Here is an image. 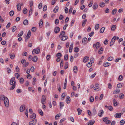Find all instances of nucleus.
Here are the masks:
<instances>
[{"instance_id":"47","label":"nucleus","mask_w":125,"mask_h":125,"mask_svg":"<svg viewBox=\"0 0 125 125\" xmlns=\"http://www.w3.org/2000/svg\"><path fill=\"white\" fill-rule=\"evenodd\" d=\"M99 25L98 24H97L96 25L95 27V29L96 30H97L99 28Z\"/></svg>"},{"instance_id":"50","label":"nucleus","mask_w":125,"mask_h":125,"mask_svg":"<svg viewBox=\"0 0 125 125\" xmlns=\"http://www.w3.org/2000/svg\"><path fill=\"white\" fill-rule=\"evenodd\" d=\"M46 100V98H42V99L41 100V102L42 103V104H44V103H44L45 102Z\"/></svg>"},{"instance_id":"52","label":"nucleus","mask_w":125,"mask_h":125,"mask_svg":"<svg viewBox=\"0 0 125 125\" xmlns=\"http://www.w3.org/2000/svg\"><path fill=\"white\" fill-rule=\"evenodd\" d=\"M36 27H33L32 28L31 31L32 32H34L36 31Z\"/></svg>"},{"instance_id":"40","label":"nucleus","mask_w":125,"mask_h":125,"mask_svg":"<svg viewBox=\"0 0 125 125\" xmlns=\"http://www.w3.org/2000/svg\"><path fill=\"white\" fill-rule=\"evenodd\" d=\"M23 31H22L18 34V37H21L23 35Z\"/></svg>"},{"instance_id":"35","label":"nucleus","mask_w":125,"mask_h":125,"mask_svg":"<svg viewBox=\"0 0 125 125\" xmlns=\"http://www.w3.org/2000/svg\"><path fill=\"white\" fill-rule=\"evenodd\" d=\"M119 97L120 99H122L124 97V94L122 93H121L119 94Z\"/></svg>"},{"instance_id":"18","label":"nucleus","mask_w":125,"mask_h":125,"mask_svg":"<svg viewBox=\"0 0 125 125\" xmlns=\"http://www.w3.org/2000/svg\"><path fill=\"white\" fill-rule=\"evenodd\" d=\"M104 113V111L102 110H100L99 111L98 115L100 117H101L102 114Z\"/></svg>"},{"instance_id":"53","label":"nucleus","mask_w":125,"mask_h":125,"mask_svg":"<svg viewBox=\"0 0 125 125\" xmlns=\"http://www.w3.org/2000/svg\"><path fill=\"white\" fill-rule=\"evenodd\" d=\"M32 8H31L29 12V16H30L31 15H32Z\"/></svg>"},{"instance_id":"56","label":"nucleus","mask_w":125,"mask_h":125,"mask_svg":"<svg viewBox=\"0 0 125 125\" xmlns=\"http://www.w3.org/2000/svg\"><path fill=\"white\" fill-rule=\"evenodd\" d=\"M10 57L11 58V59H13L14 58L15 56L14 55V54H10Z\"/></svg>"},{"instance_id":"41","label":"nucleus","mask_w":125,"mask_h":125,"mask_svg":"<svg viewBox=\"0 0 125 125\" xmlns=\"http://www.w3.org/2000/svg\"><path fill=\"white\" fill-rule=\"evenodd\" d=\"M105 4L104 2L100 3V6L101 7H103L104 6Z\"/></svg>"},{"instance_id":"22","label":"nucleus","mask_w":125,"mask_h":125,"mask_svg":"<svg viewBox=\"0 0 125 125\" xmlns=\"http://www.w3.org/2000/svg\"><path fill=\"white\" fill-rule=\"evenodd\" d=\"M31 32L30 31H29L27 35L26 36V38L27 39L29 38L31 36Z\"/></svg>"},{"instance_id":"26","label":"nucleus","mask_w":125,"mask_h":125,"mask_svg":"<svg viewBox=\"0 0 125 125\" xmlns=\"http://www.w3.org/2000/svg\"><path fill=\"white\" fill-rule=\"evenodd\" d=\"M86 21L87 20L86 19H85L83 21L82 26L83 27H84L85 26L86 23Z\"/></svg>"},{"instance_id":"46","label":"nucleus","mask_w":125,"mask_h":125,"mask_svg":"<svg viewBox=\"0 0 125 125\" xmlns=\"http://www.w3.org/2000/svg\"><path fill=\"white\" fill-rule=\"evenodd\" d=\"M105 29V28L104 27H102L101 29H100V32L101 33H103V32L104 31V30Z\"/></svg>"},{"instance_id":"38","label":"nucleus","mask_w":125,"mask_h":125,"mask_svg":"<svg viewBox=\"0 0 125 125\" xmlns=\"http://www.w3.org/2000/svg\"><path fill=\"white\" fill-rule=\"evenodd\" d=\"M28 23V21L27 20H25L23 22V24L25 25H27Z\"/></svg>"},{"instance_id":"42","label":"nucleus","mask_w":125,"mask_h":125,"mask_svg":"<svg viewBox=\"0 0 125 125\" xmlns=\"http://www.w3.org/2000/svg\"><path fill=\"white\" fill-rule=\"evenodd\" d=\"M123 79V76L122 75H120L118 77V79L119 81H122Z\"/></svg>"},{"instance_id":"58","label":"nucleus","mask_w":125,"mask_h":125,"mask_svg":"<svg viewBox=\"0 0 125 125\" xmlns=\"http://www.w3.org/2000/svg\"><path fill=\"white\" fill-rule=\"evenodd\" d=\"M93 112L94 115H95L97 114L96 111L94 109H93Z\"/></svg>"},{"instance_id":"44","label":"nucleus","mask_w":125,"mask_h":125,"mask_svg":"<svg viewBox=\"0 0 125 125\" xmlns=\"http://www.w3.org/2000/svg\"><path fill=\"white\" fill-rule=\"evenodd\" d=\"M16 29V26H14L12 29V30L13 32H14Z\"/></svg>"},{"instance_id":"63","label":"nucleus","mask_w":125,"mask_h":125,"mask_svg":"<svg viewBox=\"0 0 125 125\" xmlns=\"http://www.w3.org/2000/svg\"><path fill=\"white\" fill-rule=\"evenodd\" d=\"M33 57H32V56L31 55H29V59L30 61H31V60L32 61V60L33 59Z\"/></svg>"},{"instance_id":"1","label":"nucleus","mask_w":125,"mask_h":125,"mask_svg":"<svg viewBox=\"0 0 125 125\" xmlns=\"http://www.w3.org/2000/svg\"><path fill=\"white\" fill-rule=\"evenodd\" d=\"M15 77H13L11 78L10 80V85H12L11 87L10 88V90H13L15 87V84L16 82L15 80Z\"/></svg>"},{"instance_id":"59","label":"nucleus","mask_w":125,"mask_h":125,"mask_svg":"<svg viewBox=\"0 0 125 125\" xmlns=\"http://www.w3.org/2000/svg\"><path fill=\"white\" fill-rule=\"evenodd\" d=\"M121 59V58H117L115 60V62H118L119 60H120Z\"/></svg>"},{"instance_id":"17","label":"nucleus","mask_w":125,"mask_h":125,"mask_svg":"<svg viewBox=\"0 0 125 125\" xmlns=\"http://www.w3.org/2000/svg\"><path fill=\"white\" fill-rule=\"evenodd\" d=\"M33 58L32 61L34 62H36L37 61V57L36 56H34Z\"/></svg>"},{"instance_id":"5","label":"nucleus","mask_w":125,"mask_h":125,"mask_svg":"<svg viewBox=\"0 0 125 125\" xmlns=\"http://www.w3.org/2000/svg\"><path fill=\"white\" fill-rule=\"evenodd\" d=\"M37 121L36 119H34L30 122L29 123L30 125H35L36 124Z\"/></svg>"},{"instance_id":"54","label":"nucleus","mask_w":125,"mask_h":125,"mask_svg":"<svg viewBox=\"0 0 125 125\" xmlns=\"http://www.w3.org/2000/svg\"><path fill=\"white\" fill-rule=\"evenodd\" d=\"M23 11L25 14H26L27 12V10L26 8L24 9Z\"/></svg>"},{"instance_id":"16","label":"nucleus","mask_w":125,"mask_h":125,"mask_svg":"<svg viewBox=\"0 0 125 125\" xmlns=\"http://www.w3.org/2000/svg\"><path fill=\"white\" fill-rule=\"evenodd\" d=\"M73 43H72L71 44L70 46L69 49V52H71L72 50V49H73Z\"/></svg>"},{"instance_id":"12","label":"nucleus","mask_w":125,"mask_h":125,"mask_svg":"<svg viewBox=\"0 0 125 125\" xmlns=\"http://www.w3.org/2000/svg\"><path fill=\"white\" fill-rule=\"evenodd\" d=\"M36 115L34 113L30 116V118L32 120L34 119L36 117Z\"/></svg>"},{"instance_id":"51","label":"nucleus","mask_w":125,"mask_h":125,"mask_svg":"<svg viewBox=\"0 0 125 125\" xmlns=\"http://www.w3.org/2000/svg\"><path fill=\"white\" fill-rule=\"evenodd\" d=\"M59 22V21L58 19H56L55 21V24H58Z\"/></svg>"},{"instance_id":"57","label":"nucleus","mask_w":125,"mask_h":125,"mask_svg":"<svg viewBox=\"0 0 125 125\" xmlns=\"http://www.w3.org/2000/svg\"><path fill=\"white\" fill-rule=\"evenodd\" d=\"M64 58L65 60H68V56L67 54H66L64 55Z\"/></svg>"},{"instance_id":"55","label":"nucleus","mask_w":125,"mask_h":125,"mask_svg":"<svg viewBox=\"0 0 125 125\" xmlns=\"http://www.w3.org/2000/svg\"><path fill=\"white\" fill-rule=\"evenodd\" d=\"M14 14V11L13 10L10 11L9 12L10 16H13Z\"/></svg>"},{"instance_id":"34","label":"nucleus","mask_w":125,"mask_h":125,"mask_svg":"<svg viewBox=\"0 0 125 125\" xmlns=\"http://www.w3.org/2000/svg\"><path fill=\"white\" fill-rule=\"evenodd\" d=\"M79 49L77 47H76L74 49V51L75 52H77L79 51Z\"/></svg>"},{"instance_id":"24","label":"nucleus","mask_w":125,"mask_h":125,"mask_svg":"<svg viewBox=\"0 0 125 125\" xmlns=\"http://www.w3.org/2000/svg\"><path fill=\"white\" fill-rule=\"evenodd\" d=\"M113 103V104L115 106H116L118 104V103L115 99L114 100Z\"/></svg>"},{"instance_id":"33","label":"nucleus","mask_w":125,"mask_h":125,"mask_svg":"<svg viewBox=\"0 0 125 125\" xmlns=\"http://www.w3.org/2000/svg\"><path fill=\"white\" fill-rule=\"evenodd\" d=\"M104 66L105 67H107L109 65V63L107 62L103 64Z\"/></svg>"},{"instance_id":"9","label":"nucleus","mask_w":125,"mask_h":125,"mask_svg":"<svg viewBox=\"0 0 125 125\" xmlns=\"http://www.w3.org/2000/svg\"><path fill=\"white\" fill-rule=\"evenodd\" d=\"M121 114L120 113H116L115 115V117L116 118H120L121 117Z\"/></svg>"},{"instance_id":"62","label":"nucleus","mask_w":125,"mask_h":125,"mask_svg":"<svg viewBox=\"0 0 125 125\" xmlns=\"http://www.w3.org/2000/svg\"><path fill=\"white\" fill-rule=\"evenodd\" d=\"M47 6L45 5L44 6L43 8V10L44 11H45L47 9Z\"/></svg>"},{"instance_id":"10","label":"nucleus","mask_w":125,"mask_h":125,"mask_svg":"<svg viewBox=\"0 0 125 125\" xmlns=\"http://www.w3.org/2000/svg\"><path fill=\"white\" fill-rule=\"evenodd\" d=\"M61 40L62 41H65L68 38V37L66 36H63L60 37Z\"/></svg>"},{"instance_id":"21","label":"nucleus","mask_w":125,"mask_h":125,"mask_svg":"<svg viewBox=\"0 0 125 125\" xmlns=\"http://www.w3.org/2000/svg\"><path fill=\"white\" fill-rule=\"evenodd\" d=\"M70 98L68 96H67L66 98V103L67 104H69L70 103Z\"/></svg>"},{"instance_id":"64","label":"nucleus","mask_w":125,"mask_h":125,"mask_svg":"<svg viewBox=\"0 0 125 125\" xmlns=\"http://www.w3.org/2000/svg\"><path fill=\"white\" fill-rule=\"evenodd\" d=\"M108 40L107 39L105 40L104 41V43L105 45H107L108 43Z\"/></svg>"},{"instance_id":"60","label":"nucleus","mask_w":125,"mask_h":125,"mask_svg":"<svg viewBox=\"0 0 125 125\" xmlns=\"http://www.w3.org/2000/svg\"><path fill=\"white\" fill-rule=\"evenodd\" d=\"M20 69L18 66H17L16 68V72H19Z\"/></svg>"},{"instance_id":"15","label":"nucleus","mask_w":125,"mask_h":125,"mask_svg":"<svg viewBox=\"0 0 125 125\" xmlns=\"http://www.w3.org/2000/svg\"><path fill=\"white\" fill-rule=\"evenodd\" d=\"M98 5L96 3H95L94 4L93 8V9L94 10H96L97 8Z\"/></svg>"},{"instance_id":"48","label":"nucleus","mask_w":125,"mask_h":125,"mask_svg":"<svg viewBox=\"0 0 125 125\" xmlns=\"http://www.w3.org/2000/svg\"><path fill=\"white\" fill-rule=\"evenodd\" d=\"M125 123V121L123 120H121L120 122V123L121 125H124Z\"/></svg>"},{"instance_id":"23","label":"nucleus","mask_w":125,"mask_h":125,"mask_svg":"<svg viewBox=\"0 0 125 125\" xmlns=\"http://www.w3.org/2000/svg\"><path fill=\"white\" fill-rule=\"evenodd\" d=\"M116 26V25H113L111 27V30L112 31H114L115 29Z\"/></svg>"},{"instance_id":"6","label":"nucleus","mask_w":125,"mask_h":125,"mask_svg":"<svg viewBox=\"0 0 125 125\" xmlns=\"http://www.w3.org/2000/svg\"><path fill=\"white\" fill-rule=\"evenodd\" d=\"M116 39V36H114L112 39L111 42L110 43V46H111L113 44Z\"/></svg>"},{"instance_id":"3","label":"nucleus","mask_w":125,"mask_h":125,"mask_svg":"<svg viewBox=\"0 0 125 125\" xmlns=\"http://www.w3.org/2000/svg\"><path fill=\"white\" fill-rule=\"evenodd\" d=\"M40 52V49L39 47H38L35 49H34L32 52V53L34 54L35 53L38 54Z\"/></svg>"},{"instance_id":"45","label":"nucleus","mask_w":125,"mask_h":125,"mask_svg":"<svg viewBox=\"0 0 125 125\" xmlns=\"http://www.w3.org/2000/svg\"><path fill=\"white\" fill-rule=\"evenodd\" d=\"M90 101L91 102H93L94 101V97L92 96H91L90 97Z\"/></svg>"},{"instance_id":"11","label":"nucleus","mask_w":125,"mask_h":125,"mask_svg":"<svg viewBox=\"0 0 125 125\" xmlns=\"http://www.w3.org/2000/svg\"><path fill=\"white\" fill-rule=\"evenodd\" d=\"M25 109V106L24 105H21L20 108V111L21 112H22Z\"/></svg>"},{"instance_id":"49","label":"nucleus","mask_w":125,"mask_h":125,"mask_svg":"<svg viewBox=\"0 0 125 125\" xmlns=\"http://www.w3.org/2000/svg\"><path fill=\"white\" fill-rule=\"evenodd\" d=\"M92 65V64L91 63L89 62L87 64V66L88 67H90Z\"/></svg>"},{"instance_id":"8","label":"nucleus","mask_w":125,"mask_h":125,"mask_svg":"<svg viewBox=\"0 0 125 125\" xmlns=\"http://www.w3.org/2000/svg\"><path fill=\"white\" fill-rule=\"evenodd\" d=\"M60 31V28L57 27H56L54 30V31L56 33H58Z\"/></svg>"},{"instance_id":"32","label":"nucleus","mask_w":125,"mask_h":125,"mask_svg":"<svg viewBox=\"0 0 125 125\" xmlns=\"http://www.w3.org/2000/svg\"><path fill=\"white\" fill-rule=\"evenodd\" d=\"M87 39L86 37H84L83 39V40L82 41V42L83 43H84L85 44L86 43V42L87 41Z\"/></svg>"},{"instance_id":"27","label":"nucleus","mask_w":125,"mask_h":125,"mask_svg":"<svg viewBox=\"0 0 125 125\" xmlns=\"http://www.w3.org/2000/svg\"><path fill=\"white\" fill-rule=\"evenodd\" d=\"M62 56V54L60 53H58L56 54V56L58 58H60Z\"/></svg>"},{"instance_id":"29","label":"nucleus","mask_w":125,"mask_h":125,"mask_svg":"<svg viewBox=\"0 0 125 125\" xmlns=\"http://www.w3.org/2000/svg\"><path fill=\"white\" fill-rule=\"evenodd\" d=\"M38 112L40 114L41 116H43V113L41 109H39L38 110Z\"/></svg>"},{"instance_id":"36","label":"nucleus","mask_w":125,"mask_h":125,"mask_svg":"<svg viewBox=\"0 0 125 125\" xmlns=\"http://www.w3.org/2000/svg\"><path fill=\"white\" fill-rule=\"evenodd\" d=\"M103 48L102 47L101 48L100 50H99L98 53L100 54H101L102 53V52L103 51Z\"/></svg>"},{"instance_id":"20","label":"nucleus","mask_w":125,"mask_h":125,"mask_svg":"<svg viewBox=\"0 0 125 125\" xmlns=\"http://www.w3.org/2000/svg\"><path fill=\"white\" fill-rule=\"evenodd\" d=\"M65 32L64 31H63L61 32L59 36V37H61V36H64V35H65Z\"/></svg>"},{"instance_id":"30","label":"nucleus","mask_w":125,"mask_h":125,"mask_svg":"<svg viewBox=\"0 0 125 125\" xmlns=\"http://www.w3.org/2000/svg\"><path fill=\"white\" fill-rule=\"evenodd\" d=\"M123 83H120L118 84L117 85V87L118 88H121L122 87V85Z\"/></svg>"},{"instance_id":"19","label":"nucleus","mask_w":125,"mask_h":125,"mask_svg":"<svg viewBox=\"0 0 125 125\" xmlns=\"http://www.w3.org/2000/svg\"><path fill=\"white\" fill-rule=\"evenodd\" d=\"M73 70L75 73H76L77 71V67L76 66H75L73 67Z\"/></svg>"},{"instance_id":"43","label":"nucleus","mask_w":125,"mask_h":125,"mask_svg":"<svg viewBox=\"0 0 125 125\" xmlns=\"http://www.w3.org/2000/svg\"><path fill=\"white\" fill-rule=\"evenodd\" d=\"M59 115H60V114H58L57 115H55V119L57 120L59 118L60 116Z\"/></svg>"},{"instance_id":"4","label":"nucleus","mask_w":125,"mask_h":125,"mask_svg":"<svg viewBox=\"0 0 125 125\" xmlns=\"http://www.w3.org/2000/svg\"><path fill=\"white\" fill-rule=\"evenodd\" d=\"M109 118L108 117H105L103 119V121L105 122L107 124H109V120H108Z\"/></svg>"},{"instance_id":"61","label":"nucleus","mask_w":125,"mask_h":125,"mask_svg":"<svg viewBox=\"0 0 125 125\" xmlns=\"http://www.w3.org/2000/svg\"><path fill=\"white\" fill-rule=\"evenodd\" d=\"M26 62V60L25 59H22L21 61V63L23 65H24Z\"/></svg>"},{"instance_id":"7","label":"nucleus","mask_w":125,"mask_h":125,"mask_svg":"<svg viewBox=\"0 0 125 125\" xmlns=\"http://www.w3.org/2000/svg\"><path fill=\"white\" fill-rule=\"evenodd\" d=\"M100 43L98 42H96V44H93V47L94 48L96 47V49H98L100 47Z\"/></svg>"},{"instance_id":"13","label":"nucleus","mask_w":125,"mask_h":125,"mask_svg":"<svg viewBox=\"0 0 125 125\" xmlns=\"http://www.w3.org/2000/svg\"><path fill=\"white\" fill-rule=\"evenodd\" d=\"M95 123V121L94 120H90L88 123V124L87 125H93Z\"/></svg>"},{"instance_id":"28","label":"nucleus","mask_w":125,"mask_h":125,"mask_svg":"<svg viewBox=\"0 0 125 125\" xmlns=\"http://www.w3.org/2000/svg\"><path fill=\"white\" fill-rule=\"evenodd\" d=\"M77 111L78 112V115H80L82 112V110L80 109V108H78L77 109Z\"/></svg>"},{"instance_id":"39","label":"nucleus","mask_w":125,"mask_h":125,"mask_svg":"<svg viewBox=\"0 0 125 125\" xmlns=\"http://www.w3.org/2000/svg\"><path fill=\"white\" fill-rule=\"evenodd\" d=\"M117 11V10L116 9H114L112 11V14L113 15L115 14Z\"/></svg>"},{"instance_id":"2","label":"nucleus","mask_w":125,"mask_h":125,"mask_svg":"<svg viewBox=\"0 0 125 125\" xmlns=\"http://www.w3.org/2000/svg\"><path fill=\"white\" fill-rule=\"evenodd\" d=\"M3 100L5 106L6 107H8L9 104V101L8 98L4 96Z\"/></svg>"},{"instance_id":"14","label":"nucleus","mask_w":125,"mask_h":125,"mask_svg":"<svg viewBox=\"0 0 125 125\" xmlns=\"http://www.w3.org/2000/svg\"><path fill=\"white\" fill-rule=\"evenodd\" d=\"M89 58L88 57L85 56L83 58V62H86L89 60Z\"/></svg>"},{"instance_id":"37","label":"nucleus","mask_w":125,"mask_h":125,"mask_svg":"<svg viewBox=\"0 0 125 125\" xmlns=\"http://www.w3.org/2000/svg\"><path fill=\"white\" fill-rule=\"evenodd\" d=\"M64 104L63 102H60V109H61L62 107L64 106Z\"/></svg>"},{"instance_id":"25","label":"nucleus","mask_w":125,"mask_h":125,"mask_svg":"<svg viewBox=\"0 0 125 125\" xmlns=\"http://www.w3.org/2000/svg\"><path fill=\"white\" fill-rule=\"evenodd\" d=\"M20 3H18L17 5V7L18 10H20L21 9V7L20 6Z\"/></svg>"},{"instance_id":"31","label":"nucleus","mask_w":125,"mask_h":125,"mask_svg":"<svg viewBox=\"0 0 125 125\" xmlns=\"http://www.w3.org/2000/svg\"><path fill=\"white\" fill-rule=\"evenodd\" d=\"M58 7L57 6H56L53 10L54 12L55 13L56 12H57L58 11Z\"/></svg>"}]
</instances>
